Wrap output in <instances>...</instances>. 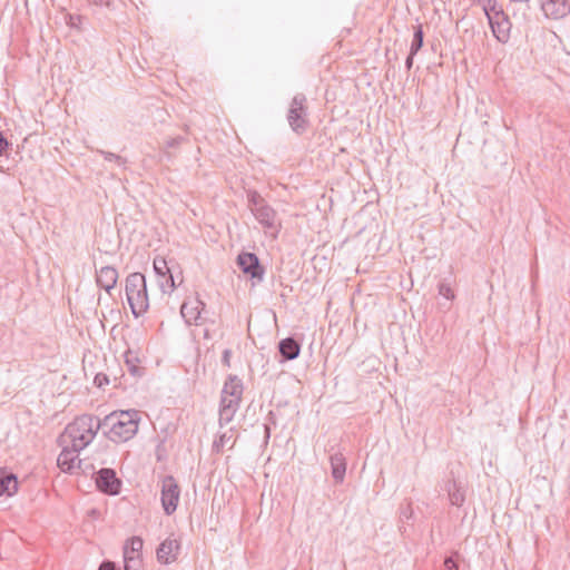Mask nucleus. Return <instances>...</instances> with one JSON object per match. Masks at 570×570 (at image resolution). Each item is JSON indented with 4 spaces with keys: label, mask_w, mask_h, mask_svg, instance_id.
<instances>
[{
    "label": "nucleus",
    "mask_w": 570,
    "mask_h": 570,
    "mask_svg": "<svg viewBox=\"0 0 570 570\" xmlns=\"http://www.w3.org/2000/svg\"><path fill=\"white\" fill-rule=\"evenodd\" d=\"M140 414L137 410L115 411L107 416L101 423L106 436L115 442L122 443L132 439L138 431Z\"/></svg>",
    "instance_id": "f257e3e1"
},
{
    "label": "nucleus",
    "mask_w": 570,
    "mask_h": 570,
    "mask_svg": "<svg viewBox=\"0 0 570 570\" xmlns=\"http://www.w3.org/2000/svg\"><path fill=\"white\" fill-rule=\"evenodd\" d=\"M100 428V420L94 415L77 416L59 435L58 444H69L83 450L94 441Z\"/></svg>",
    "instance_id": "f03ea898"
},
{
    "label": "nucleus",
    "mask_w": 570,
    "mask_h": 570,
    "mask_svg": "<svg viewBox=\"0 0 570 570\" xmlns=\"http://www.w3.org/2000/svg\"><path fill=\"white\" fill-rule=\"evenodd\" d=\"M242 395V380L236 375H229L222 390L219 405V424L222 426L233 421L236 412L239 409Z\"/></svg>",
    "instance_id": "7ed1b4c3"
},
{
    "label": "nucleus",
    "mask_w": 570,
    "mask_h": 570,
    "mask_svg": "<svg viewBox=\"0 0 570 570\" xmlns=\"http://www.w3.org/2000/svg\"><path fill=\"white\" fill-rule=\"evenodd\" d=\"M126 297L132 315L137 318L146 313L149 306L146 278L141 273H131L126 277Z\"/></svg>",
    "instance_id": "20e7f679"
},
{
    "label": "nucleus",
    "mask_w": 570,
    "mask_h": 570,
    "mask_svg": "<svg viewBox=\"0 0 570 570\" xmlns=\"http://www.w3.org/2000/svg\"><path fill=\"white\" fill-rule=\"evenodd\" d=\"M483 9L493 36L502 43L508 42L510 39L511 22L497 0H488Z\"/></svg>",
    "instance_id": "39448f33"
},
{
    "label": "nucleus",
    "mask_w": 570,
    "mask_h": 570,
    "mask_svg": "<svg viewBox=\"0 0 570 570\" xmlns=\"http://www.w3.org/2000/svg\"><path fill=\"white\" fill-rule=\"evenodd\" d=\"M287 121L292 130L297 134L306 130L308 125L307 108L306 97L303 94H298L293 98L287 112Z\"/></svg>",
    "instance_id": "423d86ee"
},
{
    "label": "nucleus",
    "mask_w": 570,
    "mask_h": 570,
    "mask_svg": "<svg viewBox=\"0 0 570 570\" xmlns=\"http://www.w3.org/2000/svg\"><path fill=\"white\" fill-rule=\"evenodd\" d=\"M179 487L174 476H165L161 483V505L167 515H170L176 511L179 502Z\"/></svg>",
    "instance_id": "0eeeda50"
},
{
    "label": "nucleus",
    "mask_w": 570,
    "mask_h": 570,
    "mask_svg": "<svg viewBox=\"0 0 570 570\" xmlns=\"http://www.w3.org/2000/svg\"><path fill=\"white\" fill-rule=\"evenodd\" d=\"M61 452L57 459V465L63 473L72 474L76 470L80 469L81 460L79 453L82 449L71 446L69 444H59Z\"/></svg>",
    "instance_id": "6e6552de"
},
{
    "label": "nucleus",
    "mask_w": 570,
    "mask_h": 570,
    "mask_svg": "<svg viewBox=\"0 0 570 570\" xmlns=\"http://www.w3.org/2000/svg\"><path fill=\"white\" fill-rule=\"evenodd\" d=\"M97 488L110 495H116L120 491L121 482L116 476V472L112 469H101L96 478Z\"/></svg>",
    "instance_id": "1a4fd4ad"
},
{
    "label": "nucleus",
    "mask_w": 570,
    "mask_h": 570,
    "mask_svg": "<svg viewBox=\"0 0 570 570\" xmlns=\"http://www.w3.org/2000/svg\"><path fill=\"white\" fill-rule=\"evenodd\" d=\"M179 551L180 542L174 537H168L157 548V560L161 564H171L177 560Z\"/></svg>",
    "instance_id": "9d476101"
},
{
    "label": "nucleus",
    "mask_w": 570,
    "mask_h": 570,
    "mask_svg": "<svg viewBox=\"0 0 570 570\" xmlns=\"http://www.w3.org/2000/svg\"><path fill=\"white\" fill-rule=\"evenodd\" d=\"M541 10L546 18L562 19L570 13L569 0H541Z\"/></svg>",
    "instance_id": "9b49d317"
},
{
    "label": "nucleus",
    "mask_w": 570,
    "mask_h": 570,
    "mask_svg": "<svg viewBox=\"0 0 570 570\" xmlns=\"http://www.w3.org/2000/svg\"><path fill=\"white\" fill-rule=\"evenodd\" d=\"M238 265L245 274H249L252 278L263 279L264 271L259 265L258 257L253 253H242L237 258Z\"/></svg>",
    "instance_id": "f8f14e48"
},
{
    "label": "nucleus",
    "mask_w": 570,
    "mask_h": 570,
    "mask_svg": "<svg viewBox=\"0 0 570 570\" xmlns=\"http://www.w3.org/2000/svg\"><path fill=\"white\" fill-rule=\"evenodd\" d=\"M255 218L259 222V224L266 229H275L277 230L281 224L277 220V214L274 208H272L267 203L263 206L255 208L253 212Z\"/></svg>",
    "instance_id": "ddd939ff"
},
{
    "label": "nucleus",
    "mask_w": 570,
    "mask_h": 570,
    "mask_svg": "<svg viewBox=\"0 0 570 570\" xmlns=\"http://www.w3.org/2000/svg\"><path fill=\"white\" fill-rule=\"evenodd\" d=\"M118 281V272L112 266H102L96 272V283L99 287L106 292H110L115 288Z\"/></svg>",
    "instance_id": "4468645a"
},
{
    "label": "nucleus",
    "mask_w": 570,
    "mask_h": 570,
    "mask_svg": "<svg viewBox=\"0 0 570 570\" xmlns=\"http://www.w3.org/2000/svg\"><path fill=\"white\" fill-rule=\"evenodd\" d=\"M204 306L205 304L200 299L194 298L183 303L180 314L188 325L197 324Z\"/></svg>",
    "instance_id": "2eb2a0df"
},
{
    "label": "nucleus",
    "mask_w": 570,
    "mask_h": 570,
    "mask_svg": "<svg viewBox=\"0 0 570 570\" xmlns=\"http://www.w3.org/2000/svg\"><path fill=\"white\" fill-rule=\"evenodd\" d=\"M144 542L140 537H132L128 539L124 547V559L131 560L138 564L140 562L139 553L142 549Z\"/></svg>",
    "instance_id": "dca6fc26"
},
{
    "label": "nucleus",
    "mask_w": 570,
    "mask_h": 570,
    "mask_svg": "<svg viewBox=\"0 0 570 570\" xmlns=\"http://www.w3.org/2000/svg\"><path fill=\"white\" fill-rule=\"evenodd\" d=\"M279 353L285 360L292 361L298 357L301 352L299 344L292 337L282 340L278 344Z\"/></svg>",
    "instance_id": "f3484780"
},
{
    "label": "nucleus",
    "mask_w": 570,
    "mask_h": 570,
    "mask_svg": "<svg viewBox=\"0 0 570 570\" xmlns=\"http://www.w3.org/2000/svg\"><path fill=\"white\" fill-rule=\"evenodd\" d=\"M18 491V480L14 474H7L0 470V495L11 497Z\"/></svg>",
    "instance_id": "a211bd4d"
},
{
    "label": "nucleus",
    "mask_w": 570,
    "mask_h": 570,
    "mask_svg": "<svg viewBox=\"0 0 570 570\" xmlns=\"http://www.w3.org/2000/svg\"><path fill=\"white\" fill-rule=\"evenodd\" d=\"M332 475L337 482H343L346 471L345 458L342 453L331 455Z\"/></svg>",
    "instance_id": "6ab92c4d"
},
{
    "label": "nucleus",
    "mask_w": 570,
    "mask_h": 570,
    "mask_svg": "<svg viewBox=\"0 0 570 570\" xmlns=\"http://www.w3.org/2000/svg\"><path fill=\"white\" fill-rule=\"evenodd\" d=\"M422 46H423V30H422V26L417 24L414 28V35H413V40H412V43L410 47V52L412 55H416L417 51L422 48Z\"/></svg>",
    "instance_id": "aec40b11"
},
{
    "label": "nucleus",
    "mask_w": 570,
    "mask_h": 570,
    "mask_svg": "<svg viewBox=\"0 0 570 570\" xmlns=\"http://www.w3.org/2000/svg\"><path fill=\"white\" fill-rule=\"evenodd\" d=\"M449 499L452 505L461 507L465 500L464 492L454 483L449 491Z\"/></svg>",
    "instance_id": "412c9836"
},
{
    "label": "nucleus",
    "mask_w": 570,
    "mask_h": 570,
    "mask_svg": "<svg viewBox=\"0 0 570 570\" xmlns=\"http://www.w3.org/2000/svg\"><path fill=\"white\" fill-rule=\"evenodd\" d=\"M265 203V199L257 191H248V206L252 213L255 212V208L263 206Z\"/></svg>",
    "instance_id": "4be33fe9"
},
{
    "label": "nucleus",
    "mask_w": 570,
    "mask_h": 570,
    "mask_svg": "<svg viewBox=\"0 0 570 570\" xmlns=\"http://www.w3.org/2000/svg\"><path fill=\"white\" fill-rule=\"evenodd\" d=\"M154 269L160 278H165L166 275L169 274V268L167 267V263L164 258L154 259Z\"/></svg>",
    "instance_id": "5701e85b"
},
{
    "label": "nucleus",
    "mask_w": 570,
    "mask_h": 570,
    "mask_svg": "<svg viewBox=\"0 0 570 570\" xmlns=\"http://www.w3.org/2000/svg\"><path fill=\"white\" fill-rule=\"evenodd\" d=\"M233 435L230 432H224L217 440L214 441V449L219 452L225 445L230 443Z\"/></svg>",
    "instance_id": "b1692460"
},
{
    "label": "nucleus",
    "mask_w": 570,
    "mask_h": 570,
    "mask_svg": "<svg viewBox=\"0 0 570 570\" xmlns=\"http://www.w3.org/2000/svg\"><path fill=\"white\" fill-rule=\"evenodd\" d=\"M159 283V287L160 289L166 293V292H173L174 288H175V282H174V277L171 274H168V276L166 275L165 278H160L158 281Z\"/></svg>",
    "instance_id": "393cba45"
},
{
    "label": "nucleus",
    "mask_w": 570,
    "mask_h": 570,
    "mask_svg": "<svg viewBox=\"0 0 570 570\" xmlns=\"http://www.w3.org/2000/svg\"><path fill=\"white\" fill-rule=\"evenodd\" d=\"M438 289H439V295H441L442 297H444L449 301H453L455 298V295H454L450 284L440 283Z\"/></svg>",
    "instance_id": "a878e982"
},
{
    "label": "nucleus",
    "mask_w": 570,
    "mask_h": 570,
    "mask_svg": "<svg viewBox=\"0 0 570 570\" xmlns=\"http://www.w3.org/2000/svg\"><path fill=\"white\" fill-rule=\"evenodd\" d=\"M125 357H126V363L130 366L129 367L130 372L132 374H136L138 368H137V366L132 362L134 360H136V357L132 356V353L130 351L126 352Z\"/></svg>",
    "instance_id": "bb28decb"
},
{
    "label": "nucleus",
    "mask_w": 570,
    "mask_h": 570,
    "mask_svg": "<svg viewBox=\"0 0 570 570\" xmlns=\"http://www.w3.org/2000/svg\"><path fill=\"white\" fill-rule=\"evenodd\" d=\"M101 155L104 156L105 160L107 161H117L119 165L122 164V159L120 156L109 153V151H101Z\"/></svg>",
    "instance_id": "cd10ccee"
},
{
    "label": "nucleus",
    "mask_w": 570,
    "mask_h": 570,
    "mask_svg": "<svg viewBox=\"0 0 570 570\" xmlns=\"http://www.w3.org/2000/svg\"><path fill=\"white\" fill-rule=\"evenodd\" d=\"M108 383H109V381L106 375H101V374L96 375L95 384H97V386L101 387L104 384H108Z\"/></svg>",
    "instance_id": "c85d7f7f"
},
{
    "label": "nucleus",
    "mask_w": 570,
    "mask_h": 570,
    "mask_svg": "<svg viewBox=\"0 0 570 570\" xmlns=\"http://www.w3.org/2000/svg\"><path fill=\"white\" fill-rule=\"evenodd\" d=\"M9 147L8 140L0 132V155H2Z\"/></svg>",
    "instance_id": "c756f323"
},
{
    "label": "nucleus",
    "mask_w": 570,
    "mask_h": 570,
    "mask_svg": "<svg viewBox=\"0 0 570 570\" xmlns=\"http://www.w3.org/2000/svg\"><path fill=\"white\" fill-rule=\"evenodd\" d=\"M444 566L448 570H458V566L452 558H446L444 561Z\"/></svg>",
    "instance_id": "7c9ffc66"
},
{
    "label": "nucleus",
    "mask_w": 570,
    "mask_h": 570,
    "mask_svg": "<svg viewBox=\"0 0 570 570\" xmlns=\"http://www.w3.org/2000/svg\"><path fill=\"white\" fill-rule=\"evenodd\" d=\"M230 355H232V352L230 350H225L223 352V362L225 365L229 366L230 364Z\"/></svg>",
    "instance_id": "2f4dec72"
},
{
    "label": "nucleus",
    "mask_w": 570,
    "mask_h": 570,
    "mask_svg": "<svg viewBox=\"0 0 570 570\" xmlns=\"http://www.w3.org/2000/svg\"><path fill=\"white\" fill-rule=\"evenodd\" d=\"M414 56H415V55H412V53L410 52V55H409V56H407V58H406L405 66H406V68H407L409 70H410V69L412 68V66H413V58H414Z\"/></svg>",
    "instance_id": "473e14b6"
},
{
    "label": "nucleus",
    "mask_w": 570,
    "mask_h": 570,
    "mask_svg": "<svg viewBox=\"0 0 570 570\" xmlns=\"http://www.w3.org/2000/svg\"><path fill=\"white\" fill-rule=\"evenodd\" d=\"M130 562H132L131 560H125V570H130ZM131 570H139V568H135V569H131Z\"/></svg>",
    "instance_id": "72a5a7b5"
},
{
    "label": "nucleus",
    "mask_w": 570,
    "mask_h": 570,
    "mask_svg": "<svg viewBox=\"0 0 570 570\" xmlns=\"http://www.w3.org/2000/svg\"><path fill=\"white\" fill-rule=\"evenodd\" d=\"M510 2H513V3H525L528 2L529 0H509Z\"/></svg>",
    "instance_id": "f704fd0d"
},
{
    "label": "nucleus",
    "mask_w": 570,
    "mask_h": 570,
    "mask_svg": "<svg viewBox=\"0 0 570 570\" xmlns=\"http://www.w3.org/2000/svg\"><path fill=\"white\" fill-rule=\"evenodd\" d=\"M139 566H140V562L138 564L130 562V570L135 569V568H139Z\"/></svg>",
    "instance_id": "c9c22d12"
},
{
    "label": "nucleus",
    "mask_w": 570,
    "mask_h": 570,
    "mask_svg": "<svg viewBox=\"0 0 570 570\" xmlns=\"http://www.w3.org/2000/svg\"><path fill=\"white\" fill-rule=\"evenodd\" d=\"M204 336H205L206 338L208 337V331H205Z\"/></svg>",
    "instance_id": "e433bc0d"
}]
</instances>
